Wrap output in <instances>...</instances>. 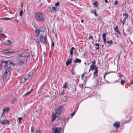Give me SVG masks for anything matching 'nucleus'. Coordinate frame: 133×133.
I'll list each match as a JSON object with an SVG mask.
<instances>
[{"label":"nucleus","mask_w":133,"mask_h":133,"mask_svg":"<svg viewBox=\"0 0 133 133\" xmlns=\"http://www.w3.org/2000/svg\"><path fill=\"white\" fill-rule=\"evenodd\" d=\"M52 131H54L53 133H59V131L57 128H54L52 129Z\"/></svg>","instance_id":"nucleus-13"},{"label":"nucleus","mask_w":133,"mask_h":133,"mask_svg":"<svg viewBox=\"0 0 133 133\" xmlns=\"http://www.w3.org/2000/svg\"><path fill=\"white\" fill-rule=\"evenodd\" d=\"M97 68L96 66L95 65L92 64L90 66V69H91L92 70H93L94 69Z\"/></svg>","instance_id":"nucleus-15"},{"label":"nucleus","mask_w":133,"mask_h":133,"mask_svg":"<svg viewBox=\"0 0 133 133\" xmlns=\"http://www.w3.org/2000/svg\"><path fill=\"white\" fill-rule=\"evenodd\" d=\"M123 34H124V35L125 36H126V34L125 33V32H124V30H123Z\"/></svg>","instance_id":"nucleus-64"},{"label":"nucleus","mask_w":133,"mask_h":133,"mask_svg":"<svg viewBox=\"0 0 133 133\" xmlns=\"http://www.w3.org/2000/svg\"><path fill=\"white\" fill-rule=\"evenodd\" d=\"M118 3V1H116L115 2V5H116Z\"/></svg>","instance_id":"nucleus-56"},{"label":"nucleus","mask_w":133,"mask_h":133,"mask_svg":"<svg viewBox=\"0 0 133 133\" xmlns=\"http://www.w3.org/2000/svg\"><path fill=\"white\" fill-rule=\"evenodd\" d=\"M118 44L122 48H123L124 46V44H122L121 43H119Z\"/></svg>","instance_id":"nucleus-33"},{"label":"nucleus","mask_w":133,"mask_h":133,"mask_svg":"<svg viewBox=\"0 0 133 133\" xmlns=\"http://www.w3.org/2000/svg\"><path fill=\"white\" fill-rule=\"evenodd\" d=\"M16 101V98H15L11 101V103H14Z\"/></svg>","instance_id":"nucleus-46"},{"label":"nucleus","mask_w":133,"mask_h":133,"mask_svg":"<svg viewBox=\"0 0 133 133\" xmlns=\"http://www.w3.org/2000/svg\"><path fill=\"white\" fill-rule=\"evenodd\" d=\"M56 7L53 6L52 7V10L53 11H56Z\"/></svg>","instance_id":"nucleus-36"},{"label":"nucleus","mask_w":133,"mask_h":133,"mask_svg":"<svg viewBox=\"0 0 133 133\" xmlns=\"http://www.w3.org/2000/svg\"><path fill=\"white\" fill-rule=\"evenodd\" d=\"M92 38H93L92 36H90V37H89V39H90Z\"/></svg>","instance_id":"nucleus-62"},{"label":"nucleus","mask_w":133,"mask_h":133,"mask_svg":"<svg viewBox=\"0 0 133 133\" xmlns=\"http://www.w3.org/2000/svg\"><path fill=\"white\" fill-rule=\"evenodd\" d=\"M9 64H11L13 66H14V63H12V62H10L9 63Z\"/></svg>","instance_id":"nucleus-50"},{"label":"nucleus","mask_w":133,"mask_h":133,"mask_svg":"<svg viewBox=\"0 0 133 133\" xmlns=\"http://www.w3.org/2000/svg\"><path fill=\"white\" fill-rule=\"evenodd\" d=\"M123 16H125V17L124 18H127L128 17V14L127 13H124L123 14Z\"/></svg>","instance_id":"nucleus-26"},{"label":"nucleus","mask_w":133,"mask_h":133,"mask_svg":"<svg viewBox=\"0 0 133 133\" xmlns=\"http://www.w3.org/2000/svg\"><path fill=\"white\" fill-rule=\"evenodd\" d=\"M118 26H116L115 28H114V30L115 31L117 32V33L118 34L120 35V33L119 31L118 30Z\"/></svg>","instance_id":"nucleus-16"},{"label":"nucleus","mask_w":133,"mask_h":133,"mask_svg":"<svg viewBox=\"0 0 133 133\" xmlns=\"http://www.w3.org/2000/svg\"><path fill=\"white\" fill-rule=\"evenodd\" d=\"M24 61H21L19 62L18 63V65H21L23 64L24 63Z\"/></svg>","instance_id":"nucleus-30"},{"label":"nucleus","mask_w":133,"mask_h":133,"mask_svg":"<svg viewBox=\"0 0 133 133\" xmlns=\"http://www.w3.org/2000/svg\"><path fill=\"white\" fill-rule=\"evenodd\" d=\"M9 52L8 53H11L12 52V51H10V50H8Z\"/></svg>","instance_id":"nucleus-59"},{"label":"nucleus","mask_w":133,"mask_h":133,"mask_svg":"<svg viewBox=\"0 0 133 133\" xmlns=\"http://www.w3.org/2000/svg\"><path fill=\"white\" fill-rule=\"evenodd\" d=\"M29 78H28V75L26 76L24 78V79L25 81H26V80H27Z\"/></svg>","instance_id":"nucleus-48"},{"label":"nucleus","mask_w":133,"mask_h":133,"mask_svg":"<svg viewBox=\"0 0 133 133\" xmlns=\"http://www.w3.org/2000/svg\"><path fill=\"white\" fill-rule=\"evenodd\" d=\"M79 104H78L77 106L75 108V110L74 111H76H76H77L78 108V107H79Z\"/></svg>","instance_id":"nucleus-47"},{"label":"nucleus","mask_w":133,"mask_h":133,"mask_svg":"<svg viewBox=\"0 0 133 133\" xmlns=\"http://www.w3.org/2000/svg\"><path fill=\"white\" fill-rule=\"evenodd\" d=\"M74 67H73L72 68L71 70V72L72 74L73 75H75V71L73 69V68Z\"/></svg>","instance_id":"nucleus-32"},{"label":"nucleus","mask_w":133,"mask_h":133,"mask_svg":"<svg viewBox=\"0 0 133 133\" xmlns=\"http://www.w3.org/2000/svg\"><path fill=\"white\" fill-rule=\"evenodd\" d=\"M10 108L8 107L3 109V113L2 114V116H4V114L6 113L10 110Z\"/></svg>","instance_id":"nucleus-7"},{"label":"nucleus","mask_w":133,"mask_h":133,"mask_svg":"<svg viewBox=\"0 0 133 133\" xmlns=\"http://www.w3.org/2000/svg\"><path fill=\"white\" fill-rule=\"evenodd\" d=\"M3 31V30L2 29H0V33H2Z\"/></svg>","instance_id":"nucleus-63"},{"label":"nucleus","mask_w":133,"mask_h":133,"mask_svg":"<svg viewBox=\"0 0 133 133\" xmlns=\"http://www.w3.org/2000/svg\"><path fill=\"white\" fill-rule=\"evenodd\" d=\"M35 128L33 127V126H31V133H32L34 131Z\"/></svg>","instance_id":"nucleus-28"},{"label":"nucleus","mask_w":133,"mask_h":133,"mask_svg":"<svg viewBox=\"0 0 133 133\" xmlns=\"http://www.w3.org/2000/svg\"><path fill=\"white\" fill-rule=\"evenodd\" d=\"M11 67L9 66L6 69L4 73L3 76V79L5 78L6 77L8 73L11 70Z\"/></svg>","instance_id":"nucleus-5"},{"label":"nucleus","mask_w":133,"mask_h":133,"mask_svg":"<svg viewBox=\"0 0 133 133\" xmlns=\"http://www.w3.org/2000/svg\"><path fill=\"white\" fill-rule=\"evenodd\" d=\"M84 76V73H83L81 75V78H83Z\"/></svg>","instance_id":"nucleus-57"},{"label":"nucleus","mask_w":133,"mask_h":133,"mask_svg":"<svg viewBox=\"0 0 133 133\" xmlns=\"http://www.w3.org/2000/svg\"><path fill=\"white\" fill-rule=\"evenodd\" d=\"M32 90V89H31L30 91H28L27 92H26L25 94L23 96H26L27 95H28L31 92Z\"/></svg>","instance_id":"nucleus-21"},{"label":"nucleus","mask_w":133,"mask_h":133,"mask_svg":"<svg viewBox=\"0 0 133 133\" xmlns=\"http://www.w3.org/2000/svg\"><path fill=\"white\" fill-rule=\"evenodd\" d=\"M11 18H8V17H4L2 18H0V19L4 20H9L11 19Z\"/></svg>","instance_id":"nucleus-25"},{"label":"nucleus","mask_w":133,"mask_h":133,"mask_svg":"<svg viewBox=\"0 0 133 133\" xmlns=\"http://www.w3.org/2000/svg\"><path fill=\"white\" fill-rule=\"evenodd\" d=\"M22 53L20 55H19V57H23V56H22Z\"/></svg>","instance_id":"nucleus-61"},{"label":"nucleus","mask_w":133,"mask_h":133,"mask_svg":"<svg viewBox=\"0 0 133 133\" xmlns=\"http://www.w3.org/2000/svg\"><path fill=\"white\" fill-rule=\"evenodd\" d=\"M34 15L35 19L37 22H42L44 21L45 18L42 12H38L35 13Z\"/></svg>","instance_id":"nucleus-1"},{"label":"nucleus","mask_w":133,"mask_h":133,"mask_svg":"<svg viewBox=\"0 0 133 133\" xmlns=\"http://www.w3.org/2000/svg\"><path fill=\"white\" fill-rule=\"evenodd\" d=\"M62 118H61V119L63 120V121L65 122L66 121H67L69 120V118H64V117H62Z\"/></svg>","instance_id":"nucleus-27"},{"label":"nucleus","mask_w":133,"mask_h":133,"mask_svg":"<svg viewBox=\"0 0 133 133\" xmlns=\"http://www.w3.org/2000/svg\"><path fill=\"white\" fill-rule=\"evenodd\" d=\"M93 78L95 79V83L96 84H98L101 82V77L99 76H98L97 74H93Z\"/></svg>","instance_id":"nucleus-4"},{"label":"nucleus","mask_w":133,"mask_h":133,"mask_svg":"<svg viewBox=\"0 0 133 133\" xmlns=\"http://www.w3.org/2000/svg\"><path fill=\"white\" fill-rule=\"evenodd\" d=\"M43 55L44 57L46 55V53L45 52H44L43 53Z\"/></svg>","instance_id":"nucleus-60"},{"label":"nucleus","mask_w":133,"mask_h":133,"mask_svg":"<svg viewBox=\"0 0 133 133\" xmlns=\"http://www.w3.org/2000/svg\"><path fill=\"white\" fill-rule=\"evenodd\" d=\"M0 123L2 125H4L5 124H7L9 123V121L8 120H4L0 121Z\"/></svg>","instance_id":"nucleus-6"},{"label":"nucleus","mask_w":133,"mask_h":133,"mask_svg":"<svg viewBox=\"0 0 133 133\" xmlns=\"http://www.w3.org/2000/svg\"><path fill=\"white\" fill-rule=\"evenodd\" d=\"M72 59L71 58L70 59H68L66 62V65L68 66L71 63Z\"/></svg>","instance_id":"nucleus-12"},{"label":"nucleus","mask_w":133,"mask_h":133,"mask_svg":"<svg viewBox=\"0 0 133 133\" xmlns=\"http://www.w3.org/2000/svg\"><path fill=\"white\" fill-rule=\"evenodd\" d=\"M120 125V122L119 121H117L115 122L114 124V126L116 128H118Z\"/></svg>","instance_id":"nucleus-8"},{"label":"nucleus","mask_w":133,"mask_h":133,"mask_svg":"<svg viewBox=\"0 0 133 133\" xmlns=\"http://www.w3.org/2000/svg\"><path fill=\"white\" fill-rule=\"evenodd\" d=\"M9 60L5 61L4 60H3L1 61V62L2 63H5H5H8V62H9Z\"/></svg>","instance_id":"nucleus-34"},{"label":"nucleus","mask_w":133,"mask_h":133,"mask_svg":"<svg viewBox=\"0 0 133 133\" xmlns=\"http://www.w3.org/2000/svg\"><path fill=\"white\" fill-rule=\"evenodd\" d=\"M62 107H60L58 108H57L55 110V114L54 113H53L51 116H57V115L60 114L62 111L61 108Z\"/></svg>","instance_id":"nucleus-2"},{"label":"nucleus","mask_w":133,"mask_h":133,"mask_svg":"<svg viewBox=\"0 0 133 133\" xmlns=\"http://www.w3.org/2000/svg\"><path fill=\"white\" fill-rule=\"evenodd\" d=\"M106 34L105 33H103V34L102 36V38H103V40L106 39Z\"/></svg>","instance_id":"nucleus-29"},{"label":"nucleus","mask_w":133,"mask_h":133,"mask_svg":"<svg viewBox=\"0 0 133 133\" xmlns=\"http://www.w3.org/2000/svg\"><path fill=\"white\" fill-rule=\"evenodd\" d=\"M104 43L105 45L106 44V39H103Z\"/></svg>","instance_id":"nucleus-55"},{"label":"nucleus","mask_w":133,"mask_h":133,"mask_svg":"<svg viewBox=\"0 0 133 133\" xmlns=\"http://www.w3.org/2000/svg\"><path fill=\"white\" fill-rule=\"evenodd\" d=\"M35 72V69H33L30 72L32 74V75Z\"/></svg>","instance_id":"nucleus-39"},{"label":"nucleus","mask_w":133,"mask_h":133,"mask_svg":"<svg viewBox=\"0 0 133 133\" xmlns=\"http://www.w3.org/2000/svg\"><path fill=\"white\" fill-rule=\"evenodd\" d=\"M40 30L38 29H36L35 30V32L36 33V34L37 36H38L39 35V34L40 33Z\"/></svg>","instance_id":"nucleus-11"},{"label":"nucleus","mask_w":133,"mask_h":133,"mask_svg":"<svg viewBox=\"0 0 133 133\" xmlns=\"http://www.w3.org/2000/svg\"><path fill=\"white\" fill-rule=\"evenodd\" d=\"M125 82V81L123 80H122L121 81V84L122 85H123Z\"/></svg>","instance_id":"nucleus-40"},{"label":"nucleus","mask_w":133,"mask_h":133,"mask_svg":"<svg viewBox=\"0 0 133 133\" xmlns=\"http://www.w3.org/2000/svg\"><path fill=\"white\" fill-rule=\"evenodd\" d=\"M8 50H5L4 51V52L5 53H8Z\"/></svg>","instance_id":"nucleus-49"},{"label":"nucleus","mask_w":133,"mask_h":133,"mask_svg":"<svg viewBox=\"0 0 133 133\" xmlns=\"http://www.w3.org/2000/svg\"><path fill=\"white\" fill-rule=\"evenodd\" d=\"M41 32H43L45 31V29L44 26H41L38 29Z\"/></svg>","instance_id":"nucleus-14"},{"label":"nucleus","mask_w":133,"mask_h":133,"mask_svg":"<svg viewBox=\"0 0 133 133\" xmlns=\"http://www.w3.org/2000/svg\"><path fill=\"white\" fill-rule=\"evenodd\" d=\"M98 70L97 69V68H95V71L94 72V74H97L98 73Z\"/></svg>","instance_id":"nucleus-31"},{"label":"nucleus","mask_w":133,"mask_h":133,"mask_svg":"<svg viewBox=\"0 0 133 133\" xmlns=\"http://www.w3.org/2000/svg\"><path fill=\"white\" fill-rule=\"evenodd\" d=\"M22 56H23V57H29L30 55V54L28 52H24L22 53Z\"/></svg>","instance_id":"nucleus-10"},{"label":"nucleus","mask_w":133,"mask_h":133,"mask_svg":"<svg viewBox=\"0 0 133 133\" xmlns=\"http://www.w3.org/2000/svg\"><path fill=\"white\" fill-rule=\"evenodd\" d=\"M81 62V60L80 59L78 58H76L74 61V62L75 63H80Z\"/></svg>","instance_id":"nucleus-17"},{"label":"nucleus","mask_w":133,"mask_h":133,"mask_svg":"<svg viewBox=\"0 0 133 133\" xmlns=\"http://www.w3.org/2000/svg\"><path fill=\"white\" fill-rule=\"evenodd\" d=\"M113 41L112 40H111L110 41H107V43L108 44H112L113 43Z\"/></svg>","instance_id":"nucleus-35"},{"label":"nucleus","mask_w":133,"mask_h":133,"mask_svg":"<svg viewBox=\"0 0 133 133\" xmlns=\"http://www.w3.org/2000/svg\"><path fill=\"white\" fill-rule=\"evenodd\" d=\"M91 13H94V15L95 16H97V14L96 12V10H91Z\"/></svg>","instance_id":"nucleus-20"},{"label":"nucleus","mask_w":133,"mask_h":133,"mask_svg":"<svg viewBox=\"0 0 133 133\" xmlns=\"http://www.w3.org/2000/svg\"><path fill=\"white\" fill-rule=\"evenodd\" d=\"M66 83H65L64 85H63V88H67V86L66 85Z\"/></svg>","instance_id":"nucleus-43"},{"label":"nucleus","mask_w":133,"mask_h":133,"mask_svg":"<svg viewBox=\"0 0 133 133\" xmlns=\"http://www.w3.org/2000/svg\"><path fill=\"white\" fill-rule=\"evenodd\" d=\"M91 63H92V64L95 65L96 63V62L95 61H92Z\"/></svg>","instance_id":"nucleus-54"},{"label":"nucleus","mask_w":133,"mask_h":133,"mask_svg":"<svg viewBox=\"0 0 133 133\" xmlns=\"http://www.w3.org/2000/svg\"><path fill=\"white\" fill-rule=\"evenodd\" d=\"M127 18H124L123 19L122 22V26L124 25L125 22Z\"/></svg>","instance_id":"nucleus-23"},{"label":"nucleus","mask_w":133,"mask_h":133,"mask_svg":"<svg viewBox=\"0 0 133 133\" xmlns=\"http://www.w3.org/2000/svg\"><path fill=\"white\" fill-rule=\"evenodd\" d=\"M40 111L41 109L39 108L37 110L34 111L33 112L34 114H35L34 116H38Z\"/></svg>","instance_id":"nucleus-9"},{"label":"nucleus","mask_w":133,"mask_h":133,"mask_svg":"<svg viewBox=\"0 0 133 133\" xmlns=\"http://www.w3.org/2000/svg\"><path fill=\"white\" fill-rule=\"evenodd\" d=\"M23 14V11L22 10H21L19 13V15L20 16H21Z\"/></svg>","instance_id":"nucleus-38"},{"label":"nucleus","mask_w":133,"mask_h":133,"mask_svg":"<svg viewBox=\"0 0 133 133\" xmlns=\"http://www.w3.org/2000/svg\"><path fill=\"white\" fill-rule=\"evenodd\" d=\"M52 121L53 122L56 118V117H52Z\"/></svg>","instance_id":"nucleus-52"},{"label":"nucleus","mask_w":133,"mask_h":133,"mask_svg":"<svg viewBox=\"0 0 133 133\" xmlns=\"http://www.w3.org/2000/svg\"><path fill=\"white\" fill-rule=\"evenodd\" d=\"M93 4L94 7L96 8L98 7V5L97 1H96L95 2H94L93 3Z\"/></svg>","instance_id":"nucleus-22"},{"label":"nucleus","mask_w":133,"mask_h":133,"mask_svg":"<svg viewBox=\"0 0 133 133\" xmlns=\"http://www.w3.org/2000/svg\"><path fill=\"white\" fill-rule=\"evenodd\" d=\"M22 118L21 117H18V123H19L21 121V120L22 119Z\"/></svg>","instance_id":"nucleus-44"},{"label":"nucleus","mask_w":133,"mask_h":133,"mask_svg":"<svg viewBox=\"0 0 133 133\" xmlns=\"http://www.w3.org/2000/svg\"><path fill=\"white\" fill-rule=\"evenodd\" d=\"M95 45L96 46H97V47H96L95 49L96 50H98L99 49V44L98 43H96L95 44Z\"/></svg>","instance_id":"nucleus-24"},{"label":"nucleus","mask_w":133,"mask_h":133,"mask_svg":"<svg viewBox=\"0 0 133 133\" xmlns=\"http://www.w3.org/2000/svg\"><path fill=\"white\" fill-rule=\"evenodd\" d=\"M40 40L42 44H44L45 45H46L47 41L46 38L44 37L43 35H40Z\"/></svg>","instance_id":"nucleus-3"},{"label":"nucleus","mask_w":133,"mask_h":133,"mask_svg":"<svg viewBox=\"0 0 133 133\" xmlns=\"http://www.w3.org/2000/svg\"><path fill=\"white\" fill-rule=\"evenodd\" d=\"M108 73V72H107L104 75V79H105V76L107 74H108V73Z\"/></svg>","instance_id":"nucleus-58"},{"label":"nucleus","mask_w":133,"mask_h":133,"mask_svg":"<svg viewBox=\"0 0 133 133\" xmlns=\"http://www.w3.org/2000/svg\"><path fill=\"white\" fill-rule=\"evenodd\" d=\"M55 43L54 42H52L51 44V48H52V49L53 48V47H54V45Z\"/></svg>","instance_id":"nucleus-37"},{"label":"nucleus","mask_w":133,"mask_h":133,"mask_svg":"<svg viewBox=\"0 0 133 133\" xmlns=\"http://www.w3.org/2000/svg\"><path fill=\"white\" fill-rule=\"evenodd\" d=\"M36 133H41V132L40 130H37L36 131Z\"/></svg>","instance_id":"nucleus-53"},{"label":"nucleus","mask_w":133,"mask_h":133,"mask_svg":"<svg viewBox=\"0 0 133 133\" xmlns=\"http://www.w3.org/2000/svg\"><path fill=\"white\" fill-rule=\"evenodd\" d=\"M6 42L7 43V44H4L5 45H9L12 43V42L10 40L8 39L7 40Z\"/></svg>","instance_id":"nucleus-19"},{"label":"nucleus","mask_w":133,"mask_h":133,"mask_svg":"<svg viewBox=\"0 0 133 133\" xmlns=\"http://www.w3.org/2000/svg\"><path fill=\"white\" fill-rule=\"evenodd\" d=\"M59 2H57L55 4V5L56 6H58L59 5Z\"/></svg>","instance_id":"nucleus-41"},{"label":"nucleus","mask_w":133,"mask_h":133,"mask_svg":"<svg viewBox=\"0 0 133 133\" xmlns=\"http://www.w3.org/2000/svg\"><path fill=\"white\" fill-rule=\"evenodd\" d=\"M7 66L8 67V63H5V65L3 66V67L4 68H6V66Z\"/></svg>","instance_id":"nucleus-42"},{"label":"nucleus","mask_w":133,"mask_h":133,"mask_svg":"<svg viewBox=\"0 0 133 133\" xmlns=\"http://www.w3.org/2000/svg\"><path fill=\"white\" fill-rule=\"evenodd\" d=\"M76 112L75 111L74 112L71 114V116H73L74 115V114L76 113Z\"/></svg>","instance_id":"nucleus-51"},{"label":"nucleus","mask_w":133,"mask_h":133,"mask_svg":"<svg viewBox=\"0 0 133 133\" xmlns=\"http://www.w3.org/2000/svg\"><path fill=\"white\" fill-rule=\"evenodd\" d=\"M32 75V74L30 72L27 75L28 76V78H29Z\"/></svg>","instance_id":"nucleus-45"},{"label":"nucleus","mask_w":133,"mask_h":133,"mask_svg":"<svg viewBox=\"0 0 133 133\" xmlns=\"http://www.w3.org/2000/svg\"><path fill=\"white\" fill-rule=\"evenodd\" d=\"M75 49L74 47H72L70 50V53L71 55H72L73 53V50Z\"/></svg>","instance_id":"nucleus-18"}]
</instances>
